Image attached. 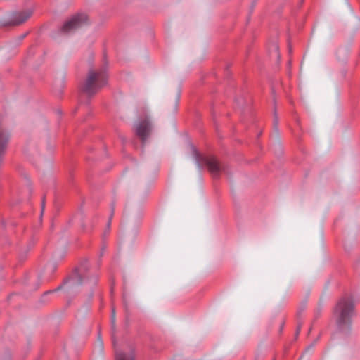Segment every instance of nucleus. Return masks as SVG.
Returning <instances> with one entry per match:
<instances>
[{"label":"nucleus","mask_w":360,"mask_h":360,"mask_svg":"<svg viewBox=\"0 0 360 360\" xmlns=\"http://www.w3.org/2000/svg\"><path fill=\"white\" fill-rule=\"evenodd\" d=\"M200 160L207 165L208 170L214 176H219V172L221 170V167L215 157L212 155H206L202 157Z\"/></svg>","instance_id":"39448f33"},{"label":"nucleus","mask_w":360,"mask_h":360,"mask_svg":"<svg viewBox=\"0 0 360 360\" xmlns=\"http://www.w3.org/2000/svg\"><path fill=\"white\" fill-rule=\"evenodd\" d=\"M135 131L136 136L144 142L150 131V124L149 122L147 120L141 121L136 125Z\"/></svg>","instance_id":"423d86ee"},{"label":"nucleus","mask_w":360,"mask_h":360,"mask_svg":"<svg viewBox=\"0 0 360 360\" xmlns=\"http://www.w3.org/2000/svg\"><path fill=\"white\" fill-rule=\"evenodd\" d=\"M108 75L104 70H90L87 78L81 87L82 93L93 96L107 84Z\"/></svg>","instance_id":"f257e3e1"},{"label":"nucleus","mask_w":360,"mask_h":360,"mask_svg":"<svg viewBox=\"0 0 360 360\" xmlns=\"http://www.w3.org/2000/svg\"><path fill=\"white\" fill-rule=\"evenodd\" d=\"M87 16L86 14L78 13L73 15L69 20L66 21L61 28V31L64 33H68L76 29L79 28L87 22Z\"/></svg>","instance_id":"20e7f679"},{"label":"nucleus","mask_w":360,"mask_h":360,"mask_svg":"<svg viewBox=\"0 0 360 360\" xmlns=\"http://www.w3.org/2000/svg\"><path fill=\"white\" fill-rule=\"evenodd\" d=\"M72 285H84L89 289L96 286L98 281L97 274L89 266L88 262L81 266L76 271V276L70 280Z\"/></svg>","instance_id":"7ed1b4c3"},{"label":"nucleus","mask_w":360,"mask_h":360,"mask_svg":"<svg viewBox=\"0 0 360 360\" xmlns=\"http://www.w3.org/2000/svg\"><path fill=\"white\" fill-rule=\"evenodd\" d=\"M115 315V309H112V321H114Z\"/></svg>","instance_id":"9b49d317"},{"label":"nucleus","mask_w":360,"mask_h":360,"mask_svg":"<svg viewBox=\"0 0 360 360\" xmlns=\"http://www.w3.org/2000/svg\"><path fill=\"white\" fill-rule=\"evenodd\" d=\"M115 360H136L134 351L116 352Z\"/></svg>","instance_id":"1a4fd4ad"},{"label":"nucleus","mask_w":360,"mask_h":360,"mask_svg":"<svg viewBox=\"0 0 360 360\" xmlns=\"http://www.w3.org/2000/svg\"><path fill=\"white\" fill-rule=\"evenodd\" d=\"M354 309V306L350 297H342L338 300L334 308L333 316L340 329L351 324Z\"/></svg>","instance_id":"f03ea898"},{"label":"nucleus","mask_w":360,"mask_h":360,"mask_svg":"<svg viewBox=\"0 0 360 360\" xmlns=\"http://www.w3.org/2000/svg\"><path fill=\"white\" fill-rule=\"evenodd\" d=\"M31 11L15 12L12 14L10 25H19L27 21L32 15Z\"/></svg>","instance_id":"0eeeda50"},{"label":"nucleus","mask_w":360,"mask_h":360,"mask_svg":"<svg viewBox=\"0 0 360 360\" xmlns=\"http://www.w3.org/2000/svg\"><path fill=\"white\" fill-rule=\"evenodd\" d=\"M44 200L43 199V200H42V209L44 208Z\"/></svg>","instance_id":"f8f14e48"},{"label":"nucleus","mask_w":360,"mask_h":360,"mask_svg":"<svg viewBox=\"0 0 360 360\" xmlns=\"http://www.w3.org/2000/svg\"><path fill=\"white\" fill-rule=\"evenodd\" d=\"M301 326H302V324L299 322L297 329H296V335H298V334L300 333V330H301Z\"/></svg>","instance_id":"9d476101"},{"label":"nucleus","mask_w":360,"mask_h":360,"mask_svg":"<svg viewBox=\"0 0 360 360\" xmlns=\"http://www.w3.org/2000/svg\"><path fill=\"white\" fill-rule=\"evenodd\" d=\"M275 49H278V46L276 45H275Z\"/></svg>","instance_id":"ddd939ff"},{"label":"nucleus","mask_w":360,"mask_h":360,"mask_svg":"<svg viewBox=\"0 0 360 360\" xmlns=\"http://www.w3.org/2000/svg\"><path fill=\"white\" fill-rule=\"evenodd\" d=\"M8 141L9 136L8 133L0 127V158L5 154Z\"/></svg>","instance_id":"6e6552de"}]
</instances>
